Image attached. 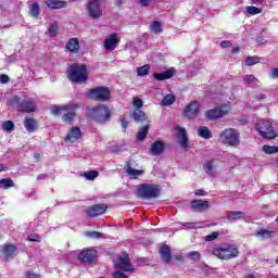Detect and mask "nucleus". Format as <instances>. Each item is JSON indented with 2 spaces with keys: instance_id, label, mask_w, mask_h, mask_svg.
Listing matches in <instances>:
<instances>
[{
  "instance_id": "nucleus-1",
  "label": "nucleus",
  "mask_w": 278,
  "mask_h": 278,
  "mask_svg": "<svg viewBox=\"0 0 278 278\" xmlns=\"http://www.w3.org/2000/svg\"><path fill=\"white\" fill-rule=\"evenodd\" d=\"M87 118L98 125H105V123L112 121V109L105 104L98 103L88 109Z\"/></svg>"
},
{
  "instance_id": "nucleus-2",
  "label": "nucleus",
  "mask_w": 278,
  "mask_h": 278,
  "mask_svg": "<svg viewBox=\"0 0 278 278\" xmlns=\"http://www.w3.org/2000/svg\"><path fill=\"white\" fill-rule=\"evenodd\" d=\"M67 77L73 84L88 81V66L86 64L73 63L67 70Z\"/></svg>"
},
{
  "instance_id": "nucleus-3",
  "label": "nucleus",
  "mask_w": 278,
  "mask_h": 278,
  "mask_svg": "<svg viewBox=\"0 0 278 278\" xmlns=\"http://www.w3.org/2000/svg\"><path fill=\"white\" fill-rule=\"evenodd\" d=\"M81 108L80 104H66L63 106L54 105L51 109V114L54 116H60L62 114L63 123H68L72 125L73 121H75V116H77L76 110Z\"/></svg>"
},
{
  "instance_id": "nucleus-4",
  "label": "nucleus",
  "mask_w": 278,
  "mask_h": 278,
  "mask_svg": "<svg viewBox=\"0 0 278 278\" xmlns=\"http://www.w3.org/2000/svg\"><path fill=\"white\" fill-rule=\"evenodd\" d=\"M213 255L218 257V260H233L240 255V250H238L237 245L229 243H222L212 249Z\"/></svg>"
},
{
  "instance_id": "nucleus-5",
  "label": "nucleus",
  "mask_w": 278,
  "mask_h": 278,
  "mask_svg": "<svg viewBox=\"0 0 278 278\" xmlns=\"http://www.w3.org/2000/svg\"><path fill=\"white\" fill-rule=\"evenodd\" d=\"M218 142L227 147L238 148L240 147V131L236 128H226L219 134Z\"/></svg>"
},
{
  "instance_id": "nucleus-6",
  "label": "nucleus",
  "mask_w": 278,
  "mask_h": 278,
  "mask_svg": "<svg viewBox=\"0 0 278 278\" xmlns=\"http://www.w3.org/2000/svg\"><path fill=\"white\" fill-rule=\"evenodd\" d=\"M255 129L265 140H275V138H278L277 130H275L273 123L268 119H258Z\"/></svg>"
},
{
  "instance_id": "nucleus-7",
  "label": "nucleus",
  "mask_w": 278,
  "mask_h": 278,
  "mask_svg": "<svg viewBox=\"0 0 278 278\" xmlns=\"http://www.w3.org/2000/svg\"><path fill=\"white\" fill-rule=\"evenodd\" d=\"M162 194V189L157 185L152 184H141L137 188V195L140 199H147L151 201V199H157Z\"/></svg>"
},
{
  "instance_id": "nucleus-8",
  "label": "nucleus",
  "mask_w": 278,
  "mask_h": 278,
  "mask_svg": "<svg viewBox=\"0 0 278 278\" xmlns=\"http://www.w3.org/2000/svg\"><path fill=\"white\" fill-rule=\"evenodd\" d=\"M87 97L91 99V101H110L112 99V91L108 86H100L89 89Z\"/></svg>"
},
{
  "instance_id": "nucleus-9",
  "label": "nucleus",
  "mask_w": 278,
  "mask_h": 278,
  "mask_svg": "<svg viewBox=\"0 0 278 278\" xmlns=\"http://www.w3.org/2000/svg\"><path fill=\"white\" fill-rule=\"evenodd\" d=\"M226 114H229V105L222 104L205 111L204 116L206 121H218V118H223Z\"/></svg>"
},
{
  "instance_id": "nucleus-10",
  "label": "nucleus",
  "mask_w": 278,
  "mask_h": 278,
  "mask_svg": "<svg viewBox=\"0 0 278 278\" xmlns=\"http://www.w3.org/2000/svg\"><path fill=\"white\" fill-rule=\"evenodd\" d=\"M86 11L90 18L97 21V18H101L103 16V10H101V1L99 0H90L86 5Z\"/></svg>"
},
{
  "instance_id": "nucleus-11",
  "label": "nucleus",
  "mask_w": 278,
  "mask_h": 278,
  "mask_svg": "<svg viewBox=\"0 0 278 278\" xmlns=\"http://www.w3.org/2000/svg\"><path fill=\"white\" fill-rule=\"evenodd\" d=\"M98 251L94 248L84 249L78 253L77 258L81 264H92L97 260Z\"/></svg>"
},
{
  "instance_id": "nucleus-12",
  "label": "nucleus",
  "mask_w": 278,
  "mask_h": 278,
  "mask_svg": "<svg viewBox=\"0 0 278 278\" xmlns=\"http://www.w3.org/2000/svg\"><path fill=\"white\" fill-rule=\"evenodd\" d=\"M115 268L122 270V273H134V265L131 264V258H129V254L124 253L123 256H118V261L115 264Z\"/></svg>"
},
{
  "instance_id": "nucleus-13",
  "label": "nucleus",
  "mask_w": 278,
  "mask_h": 278,
  "mask_svg": "<svg viewBox=\"0 0 278 278\" xmlns=\"http://www.w3.org/2000/svg\"><path fill=\"white\" fill-rule=\"evenodd\" d=\"M199 112H201V103L199 101H191L189 104H187L184 109V114L187 118H194L199 115Z\"/></svg>"
},
{
  "instance_id": "nucleus-14",
  "label": "nucleus",
  "mask_w": 278,
  "mask_h": 278,
  "mask_svg": "<svg viewBox=\"0 0 278 278\" xmlns=\"http://www.w3.org/2000/svg\"><path fill=\"white\" fill-rule=\"evenodd\" d=\"M121 43V38H118V34L112 33L108 38L104 40V49L106 51H114L116 47Z\"/></svg>"
},
{
  "instance_id": "nucleus-15",
  "label": "nucleus",
  "mask_w": 278,
  "mask_h": 278,
  "mask_svg": "<svg viewBox=\"0 0 278 278\" xmlns=\"http://www.w3.org/2000/svg\"><path fill=\"white\" fill-rule=\"evenodd\" d=\"M190 207L192 212L201 214L203 212H207L210 210V202L203 200H192L190 203Z\"/></svg>"
},
{
  "instance_id": "nucleus-16",
  "label": "nucleus",
  "mask_w": 278,
  "mask_h": 278,
  "mask_svg": "<svg viewBox=\"0 0 278 278\" xmlns=\"http://www.w3.org/2000/svg\"><path fill=\"white\" fill-rule=\"evenodd\" d=\"M17 112H22L23 114H31V112H36V104L31 101L22 100L17 103Z\"/></svg>"
},
{
  "instance_id": "nucleus-17",
  "label": "nucleus",
  "mask_w": 278,
  "mask_h": 278,
  "mask_svg": "<svg viewBox=\"0 0 278 278\" xmlns=\"http://www.w3.org/2000/svg\"><path fill=\"white\" fill-rule=\"evenodd\" d=\"M106 211H108V205H105V204H96V205L91 206L90 208H88L86 211V214L90 218H94L97 216H101V214H103Z\"/></svg>"
},
{
  "instance_id": "nucleus-18",
  "label": "nucleus",
  "mask_w": 278,
  "mask_h": 278,
  "mask_svg": "<svg viewBox=\"0 0 278 278\" xmlns=\"http://www.w3.org/2000/svg\"><path fill=\"white\" fill-rule=\"evenodd\" d=\"M176 131H177L178 140H180L179 141L180 147L187 151L189 140H188V132H186V128L181 126H177Z\"/></svg>"
},
{
  "instance_id": "nucleus-19",
  "label": "nucleus",
  "mask_w": 278,
  "mask_h": 278,
  "mask_svg": "<svg viewBox=\"0 0 278 278\" xmlns=\"http://www.w3.org/2000/svg\"><path fill=\"white\" fill-rule=\"evenodd\" d=\"M149 151L151 155H162L166 151V143L162 140H156L151 144Z\"/></svg>"
},
{
  "instance_id": "nucleus-20",
  "label": "nucleus",
  "mask_w": 278,
  "mask_h": 278,
  "mask_svg": "<svg viewBox=\"0 0 278 278\" xmlns=\"http://www.w3.org/2000/svg\"><path fill=\"white\" fill-rule=\"evenodd\" d=\"M79 138H81V128H79V126H74L66 135L65 142H77Z\"/></svg>"
},
{
  "instance_id": "nucleus-21",
  "label": "nucleus",
  "mask_w": 278,
  "mask_h": 278,
  "mask_svg": "<svg viewBox=\"0 0 278 278\" xmlns=\"http://www.w3.org/2000/svg\"><path fill=\"white\" fill-rule=\"evenodd\" d=\"M126 175L130 177V179H138V177L142 176L144 170L142 169H135L131 167V161H127L125 165Z\"/></svg>"
},
{
  "instance_id": "nucleus-22",
  "label": "nucleus",
  "mask_w": 278,
  "mask_h": 278,
  "mask_svg": "<svg viewBox=\"0 0 278 278\" xmlns=\"http://www.w3.org/2000/svg\"><path fill=\"white\" fill-rule=\"evenodd\" d=\"M153 77L156 81H165V79H173V77H175V67H169L167 71L163 73H155Z\"/></svg>"
},
{
  "instance_id": "nucleus-23",
  "label": "nucleus",
  "mask_w": 278,
  "mask_h": 278,
  "mask_svg": "<svg viewBox=\"0 0 278 278\" xmlns=\"http://www.w3.org/2000/svg\"><path fill=\"white\" fill-rule=\"evenodd\" d=\"M24 127L28 134H34L38 129V121L34 117H24Z\"/></svg>"
},
{
  "instance_id": "nucleus-24",
  "label": "nucleus",
  "mask_w": 278,
  "mask_h": 278,
  "mask_svg": "<svg viewBox=\"0 0 278 278\" xmlns=\"http://www.w3.org/2000/svg\"><path fill=\"white\" fill-rule=\"evenodd\" d=\"M46 5H48L50 10H62L68 5V2L64 0H46Z\"/></svg>"
},
{
  "instance_id": "nucleus-25",
  "label": "nucleus",
  "mask_w": 278,
  "mask_h": 278,
  "mask_svg": "<svg viewBox=\"0 0 278 278\" xmlns=\"http://www.w3.org/2000/svg\"><path fill=\"white\" fill-rule=\"evenodd\" d=\"M161 258L165 264H168L173 258V254L170 253V247L168 244H163L160 249Z\"/></svg>"
},
{
  "instance_id": "nucleus-26",
  "label": "nucleus",
  "mask_w": 278,
  "mask_h": 278,
  "mask_svg": "<svg viewBox=\"0 0 278 278\" xmlns=\"http://www.w3.org/2000/svg\"><path fill=\"white\" fill-rule=\"evenodd\" d=\"M65 49L67 51H70V53H79V49H80V46H79V39L77 38H71L66 46H65Z\"/></svg>"
},
{
  "instance_id": "nucleus-27",
  "label": "nucleus",
  "mask_w": 278,
  "mask_h": 278,
  "mask_svg": "<svg viewBox=\"0 0 278 278\" xmlns=\"http://www.w3.org/2000/svg\"><path fill=\"white\" fill-rule=\"evenodd\" d=\"M1 253L4 255L5 260H12L14 253H16V245L9 243L1 249Z\"/></svg>"
},
{
  "instance_id": "nucleus-28",
  "label": "nucleus",
  "mask_w": 278,
  "mask_h": 278,
  "mask_svg": "<svg viewBox=\"0 0 278 278\" xmlns=\"http://www.w3.org/2000/svg\"><path fill=\"white\" fill-rule=\"evenodd\" d=\"M131 116L136 123H149V117L142 110L135 109Z\"/></svg>"
},
{
  "instance_id": "nucleus-29",
  "label": "nucleus",
  "mask_w": 278,
  "mask_h": 278,
  "mask_svg": "<svg viewBox=\"0 0 278 278\" xmlns=\"http://www.w3.org/2000/svg\"><path fill=\"white\" fill-rule=\"evenodd\" d=\"M256 236L257 238H260L261 240H268L270 238L275 237V231L273 230H266L264 228L260 229L256 231Z\"/></svg>"
},
{
  "instance_id": "nucleus-30",
  "label": "nucleus",
  "mask_w": 278,
  "mask_h": 278,
  "mask_svg": "<svg viewBox=\"0 0 278 278\" xmlns=\"http://www.w3.org/2000/svg\"><path fill=\"white\" fill-rule=\"evenodd\" d=\"M198 135L200 138H204V140H210V138H212V131L206 126H200L198 129Z\"/></svg>"
},
{
  "instance_id": "nucleus-31",
  "label": "nucleus",
  "mask_w": 278,
  "mask_h": 278,
  "mask_svg": "<svg viewBox=\"0 0 278 278\" xmlns=\"http://www.w3.org/2000/svg\"><path fill=\"white\" fill-rule=\"evenodd\" d=\"M149 134V124H147L146 126L139 128L136 138L137 140H139L140 142H142V140H144V138H147Z\"/></svg>"
},
{
  "instance_id": "nucleus-32",
  "label": "nucleus",
  "mask_w": 278,
  "mask_h": 278,
  "mask_svg": "<svg viewBox=\"0 0 278 278\" xmlns=\"http://www.w3.org/2000/svg\"><path fill=\"white\" fill-rule=\"evenodd\" d=\"M151 71V65L144 64L137 68V75L138 77H147Z\"/></svg>"
},
{
  "instance_id": "nucleus-33",
  "label": "nucleus",
  "mask_w": 278,
  "mask_h": 278,
  "mask_svg": "<svg viewBox=\"0 0 278 278\" xmlns=\"http://www.w3.org/2000/svg\"><path fill=\"white\" fill-rule=\"evenodd\" d=\"M244 212L241 211H232L230 216L227 217V220H244Z\"/></svg>"
},
{
  "instance_id": "nucleus-34",
  "label": "nucleus",
  "mask_w": 278,
  "mask_h": 278,
  "mask_svg": "<svg viewBox=\"0 0 278 278\" xmlns=\"http://www.w3.org/2000/svg\"><path fill=\"white\" fill-rule=\"evenodd\" d=\"M30 15L34 18H38V16H40V4H38V2L30 4Z\"/></svg>"
},
{
  "instance_id": "nucleus-35",
  "label": "nucleus",
  "mask_w": 278,
  "mask_h": 278,
  "mask_svg": "<svg viewBox=\"0 0 278 278\" xmlns=\"http://www.w3.org/2000/svg\"><path fill=\"white\" fill-rule=\"evenodd\" d=\"M0 186H3L4 190H9V188H14L16 185L12 178H3L0 179Z\"/></svg>"
},
{
  "instance_id": "nucleus-36",
  "label": "nucleus",
  "mask_w": 278,
  "mask_h": 278,
  "mask_svg": "<svg viewBox=\"0 0 278 278\" xmlns=\"http://www.w3.org/2000/svg\"><path fill=\"white\" fill-rule=\"evenodd\" d=\"M84 177L88 180V181H94L98 177H99V172L98 170H88L85 172Z\"/></svg>"
},
{
  "instance_id": "nucleus-37",
  "label": "nucleus",
  "mask_w": 278,
  "mask_h": 278,
  "mask_svg": "<svg viewBox=\"0 0 278 278\" xmlns=\"http://www.w3.org/2000/svg\"><path fill=\"white\" fill-rule=\"evenodd\" d=\"M150 31H153V34H162V23L153 21L150 26Z\"/></svg>"
},
{
  "instance_id": "nucleus-38",
  "label": "nucleus",
  "mask_w": 278,
  "mask_h": 278,
  "mask_svg": "<svg viewBox=\"0 0 278 278\" xmlns=\"http://www.w3.org/2000/svg\"><path fill=\"white\" fill-rule=\"evenodd\" d=\"M263 151L266 155H273V153H278V147L265 144L263 146Z\"/></svg>"
},
{
  "instance_id": "nucleus-39",
  "label": "nucleus",
  "mask_w": 278,
  "mask_h": 278,
  "mask_svg": "<svg viewBox=\"0 0 278 278\" xmlns=\"http://www.w3.org/2000/svg\"><path fill=\"white\" fill-rule=\"evenodd\" d=\"M85 236H87V238H91L92 240H101V238H103V233L99 232V231H87L85 232Z\"/></svg>"
},
{
  "instance_id": "nucleus-40",
  "label": "nucleus",
  "mask_w": 278,
  "mask_h": 278,
  "mask_svg": "<svg viewBox=\"0 0 278 278\" xmlns=\"http://www.w3.org/2000/svg\"><path fill=\"white\" fill-rule=\"evenodd\" d=\"M203 168H204V172L206 173V175H212V173H214V160L207 161L203 165Z\"/></svg>"
},
{
  "instance_id": "nucleus-41",
  "label": "nucleus",
  "mask_w": 278,
  "mask_h": 278,
  "mask_svg": "<svg viewBox=\"0 0 278 278\" xmlns=\"http://www.w3.org/2000/svg\"><path fill=\"white\" fill-rule=\"evenodd\" d=\"M261 59L258 56H248L245 59V65L247 66H255V64H260Z\"/></svg>"
},
{
  "instance_id": "nucleus-42",
  "label": "nucleus",
  "mask_w": 278,
  "mask_h": 278,
  "mask_svg": "<svg viewBox=\"0 0 278 278\" xmlns=\"http://www.w3.org/2000/svg\"><path fill=\"white\" fill-rule=\"evenodd\" d=\"M59 29H60V26L58 25V23L51 24L50 27H49L50 38H55L58 36Z\"/></svg>"
},
{
  "instance_id": "nucleus-43",
  "label": "nucleus",
  "mask_w": 278,
  "mask_h": 278,
  "mask_svg": "<svg viewBox=\"0 0 278 278\" xmlns=\"http://www.w3.org/2000/svg\"><path fill=\"white\" fill-rule=\"evenodd\" d=\"M175 103V96L167 94L162 100V105H173Z\"/></svg>"
},
{
  "instance_id": "nucleus-44",
  "label": "nucleus",
  "mask_w": 278,
  "mask_h": 278,
  "mask_svg": "<svg viewBox=\"0 0 278 278\" xmlns=\"http://www.w3.org/2000/svg\"><path fill=\"white\" fill-rule=\"evenodd\" d=\"M248 14H250L251 16H255V14H262V9L257 8V7H247L245 8Z\"/></svg>"
},
{
  "instance_id": "nucleus-45",
  "label": "nucleus",
  "mask_w": 278,
  "mask_h": 278,
  "mask_svg": "<svg viewBox=\"0 0 278 278\" xmlns=\"http://www.w3.org/2000/svg\"><path fill=\"white\" fill-rule=\"evenodd\" d=\"M3 131H14V122L12 121H5L2 124Z\"/></svg>"
},
{
  "instance_id": "nucleus-46",
  "label": "nucleus",
  "mask_w": 278,
  "mask_h": 278,
  "mask_svg": "<svg viewBox=\"0 0 278 278\" xmlns=\"http://www.w3.org/2000/svg\"><path fill=\"white\" fill-rule=\"evenodd\" d=\"M188 257H190V260H192V262H199V260H201V252L191 251L188 253Z\"/></svg>"
},
{
  "instance_id": "nucleus-47",
  "label": "nucleus",
  "mask_w": 278,
  "mask_h": 278,
  "mask_svg": "<svg viewBox=\"0 0 278 278\" xmlns=\"http://www.w3.org/2000/svg\"><path fill=\"white\" fill-rule=\"evenodd\" d=\"M132 105H134L135 110H140V108H142V105H144V102L142 101V99L135 97L132 99Z\"/></svg>"
},
{
  "instance_id": "nucleus-48",
  "label": "nucleus",
  "mask_w": 278,
  "mask_h": 278,
  "mask_svg": "<svg viewBox=\"0 0 278 278\" xmlns=\"http://www.w3.org/2000/svg\"><path fill=\"white\" fill-rule=\"evenodd\" d=\"M218 236H220V232L218 231H213L211 235H207L204 240L205 242H214V240H216V238H218Z\"/></svg>"
},
{
  "instance_id": "nucleus-49",
  "label": "nucleus",
  "mask_w": 278,
  "mask_h": 278,
  "mask_svg": "<svg viewBox=\"0 0 278 278\" xmlns=\"http://www.w3.org/2000/svg\"><path fill=\"white\" fill-rule=\"evenodd\" d=\"M28 242H40V235L38 233H30L27 237Z\"/></svg>"
},
{
  "instance_id": "nucleus-50",
  "label": "nucleus",
  "mask_w": 278,
  "mask_h": 278,
  "mask_svg": "<svg viewBox=\"0 0 278 278\" xmlns=\"http://www.w3.org/2000/svg\"><path fill=\"white\" fill-rule=\"evenodd\" d=\"M119 121H121V125H122L123 129H127V127H129V122L127 121V115H122Z\"/></svg>"
},
{
  "instance_id": "nucleus-51",
  "label": "nucleus",
  "mask_w": 278,
  "mask_h": 278,
  "mask_svg": "<svg viewBox=\"0 0 278 278\" xmlns=\"http://www.w3.org/2000/svg\"><path fill=\"white\" fill-rule=\"evenodd\" d=\"M244 84H253V81H257V78L253 74L247 75L243 79Z\"/></svg>"
},
{
  "instance_id": "nucleus-52",
  "label": "nucleus",
  "mask_w": 278,
  "mask_h": 278,
  "mask_svg": "<svg viewBox=\"0 0 278 278\" xmlns=\"http://www.w3.org/2000/svg\"><path fill=\"white\" fill-rule=\"evenodd\" d=\"M113 278H129V277L123 271H114Z\"/></svg>"
},
{
  "instance_id": "nucleus-53",
  "label": "nucleus",
  "mask_w": 278,
  "mask_h": 278,
  "mask_svg": "<svg viewBox=\"0 0 278 278\" xmlns=\"http://www.w3.org/2000/svg\"><path fill=\"white\" fill-rule=\"evenodd\" d=\"M10 81V76L7 74L0 75V84H8Z\"/></svg>"
},
{
  "instance_id": "nucleus-54",
  "label": "nucleus",
  "mask_w": 278,
  "mask_h": 278,
  "mask_svg": "<svg viewBox=\"0 0 278 278\" xmlns=\"http://www.w3.org/2000/svg\"><path fill=\"white\" fill-rule=\"evenodd\" d=\"M151 1L155 0H140L139 3L142 8H149V5H151Z\"/></svg>"
},
{
  "instance_id": "nucleus-55",
  "label": "nucleus",
  "mask_w": 278,
  "mask_h": 278,
  "mask_svg": "<svg viewBox=\"0 0 278 278\" xmlns=\"http://www.w3.org/2000/svg\"><path fill=\"white\" fill-rule=\"evenodd\" d=\"M195 197H205L207 194V192H205V190L202 189H198L194 191Z\"/></svg>"
},
{
  "instance_id": "nucleus-56",
  "label": "nucleus",
  "mask_w": 278,
  "mask_h": 278,
  "mask_svg": "<svg viewBox=\"0 0 278 278\" xmlns=\"http://www.w3.org/2000/svg\"><path fill=\"white\" fill-rule=\"evenodd\" d=\"M222 49H227V47H231V41L229 40H224L220 42Z\"/></svg>"
},
{
  "instance_id": "nucleus-57",
  "label": "nucleus",
  "mask_w": 278,
  "mask_h": 278,
  "mask_svg": "<svg viewBox=\"0 0 278 278\" xmlns=\"http://www.w3.org/2000/svg\"><path fill=\"white\" fill-rule=\"evenodd\" d=\"M271 77L273 79H278V67L271 70Z\"/></svg>"
},
{
  "instance_id": "nucleus-58",
  "label": "nucleus",
  "mask_w": 278,
  "mask_h": 278,
  "mask_svg": "<svg viewBox=\"0 0 278 278\" xmlns=\"http://www.w3.org/2000/svg\"><path fill=\"white\" fill-rule=\"evenodd\" d=\"M26 277L27 278H40V275L39 274H34V273H27Z\"/></svg>"
},
{
  "instance_id": "nucleus-59",
  "label": "nucleus",
  "mask_w": 278,
  "mask_h": 278,
  "mask_svg": "<svg viewBox=\"0 0 278 278\" xmlns=\"http://www.w3.org/2000/svg\"><path fill=\"white\" fill-rule=\"evenodd\" d=\"M115 5L116 8H123V5H125V0H116Z\"/></svg>"
},
{
  "instance_id": "nucleus-60",
  "label": "nucleus",
  "mask_w": 278,
  "mask_h": 278,
  "mask_svg": "<svg viewBox=\"0 0 278 278\" xmlns=\"http://www.w3.org/2000/svg\"><path fill=\"white\" fill-rule=\"evenodd\" d=\"M40 157H42V155L40 153L36 152L34 154V160H36V162H40Z\"/></svg>"
},
{
  "instance_id": "nucleus-61",
  "label": "nucleus",
  "mask_w": 278,
  "mask_h": 278,
  "mask_svg": "<svg viewBox=\"0 0 278 278\" xmlns=\"http://www.w3.org/2000/svg\"><path fill=\"white\" fill-rule=\"evenodd\" d=\"M197 225V223H185L182 224V227H190L192 229V227H194Z\"/></svg>"
},
{
  "instance_id": "nucleus-62",
  "label": "nucleus",
  "mask_w": 278,
  "mask_h": 278,
  "mask_svg": "<svg viewBox=\"0 0 278 278\" xmlns=\"http://www.w3.org/2000/svg\"><path fill=\"white\" fill-rule=\"evenodd\" d=\"M255 99H257L258 101H262V99H266V94L264 93H260L255 97Z\"/></svg>"
},
{
  "instance_id": "nucleus-63",
  "label": "nucleus",
  "mask_w": 278,
  "mask_h": 278,
  "mask_svg": "<svg viewBox=\"0 0 278 278\" xmlns=\"http://www.w3.org/2000/svg\"><path fill=\"white\" fill-rule=\"evenodd\" d=\"M232 53H240V48L239 47H235L232 48Z\"/></svg>"
},
{
  "instance_id": "nucleus-64",
  "label": "nucleus",
  "mask_w": 278,
  "mask_h": 278,
  "mask_svg": "<svg viewBox=\"0 0 278 278\" xmlns=\"http://www.w3.org/2000/svg\"><path fill=\"white\" fill-rule=\"evenodd\" d=\"M243 278H255V275H253V274H248V275H245Z\"/></svg>"
}]
</instances>
